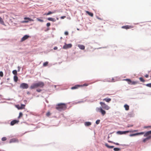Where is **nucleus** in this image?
<instances>
[{
  "mask_svg": "<svg viewBox=\"0 0 151 151\" xmlns=\"http://www.w3.org/2000/svg\"><path fill=\"white\" fill-rule=\"evenodd\" d=\"M6 139H7V138H6V137H3L2 138H1V140L2 141H6Z\"/></svg>",
  "mask_w": 151,
  "mask_h": 151,
  "instance_id": "obj_37",
  "label": "nucleus"
},
{
  "mask_svg": "<svg viewBox=\"0 0 151 151\" xmlns=\"http://www.w3.org/2000/svg\"><path fill=\"white\" fill-rule=\"evenodd\" d=\"M57 49H58V47H55L54 48V50H56Z\"/></svg>",
  "mask_w": 151,
  "mask_h": 151,
  "instance_id": "obj_51",
  "label": "nucleus"
},
{
  "mask_svg": "<svg viewBox=\"0 0 151 151\" xmlns=\"http://www.w3.org/2000/svg\"><path fill=\"white\" fill-rule=\"evenodd\" d=\"M72 47V45L71 44H66L65 43V45L63 46V48L66 49L71 48Z\"/></svg>",
  "mask_w": 151,
  "mask_h": 151,
  "instance_id": "obj_9",
  "label": "nucleus"
},
{
  "mask_svg": "<svg viewBox=\"0 0 151 151\" xmlns=\"http://www.w3.org/2000/svg\"><path fill=\"white\" fill-rule=\"evenodd\" d=\"M73 86L70 89L72 90H74L80 87H82L84 86Z\"/></svg>",
  "mask_w": 151,
  "mask_h": 151,
  "instance_id": "obj_12",
  "label": "nucleus"
},
{
  "mask_svg": "<svg viewBox=\"0 0 151 151\" xmlns=\"http://www.w3.org/2000/svg\"><path fill=\"white\" fill-rule=\"evenodd\" d=\"M29 87V86H20L19 88L22 89H25Z\"/></svg>",
  "mask_w": 151,
  "mask_h": 151,
  "instance_id": "obj_18",
  "label": "nucleus"
},
{
  "mask_svg": "<svg viewBox=\"0 0 151 151\" xmlns=\"http://www.w3.org/2000/svg\"><path fill=\"white\" fill-rule=\"evenodd\" d=\"M129 132L133 133L134 132H137L138 130H133L131 129V130H129Z\"/></svg>",
  "mask_w": 151,
  "mask_h": 151,
  "instance_id": "obj_31",
  "label": "nucleus"
},
{
  "mask_svg": "<svg viewBox=\"0 0 151 151\" xmlns=\"http://www.w3.org/2000/svg\"><path fill=\"white\" fill-rule=\"evenodd\" d=\"M46 101L47 103H48V102L47 100H46Z\"/></svg>",
  "mask_w": 151,
  "mask_h": 151,
  "instance_id": "obj_62",
  "label": "nucleus"
},
{
  "mask_svg": "<svg viewBox=\"0 0 151 151\" xmlns=\"http://www.w3.org/2000/svg\"><path fill=\"white\" fill-rule=\"evenodd\" d=\"M129 116L130 117H133L134 114L133 111L129 112L128 113Z\"/></svg>",
  "mask_w": 151,
  "mask_h": 151,
  "instance_id": "obj_26",
  "label": "nucleus"
},
{
  "mask_svg": "<svg viewBox=\"0 0 151 151\" xmlns=\"http://www.w3.org/2000/svg\"><path fill=\"white\" fill-rule=\"evenodd\" d=\"M0 76L1 77H2L3 76V73L2 71L0 72Z\"/></svg>",
  "mask_w": 151,
  "mask_h": 151,
  "instance_id": "obj_40",
  "label": "nucleus"
},
{
  "mask_svg": "<svg viewBox=\"0 0 151 151\" xmlns=\"http://www.w3.org/2000/svg\"><path fill=\"white\" fill-rule=\"evenodd\" d=\"M46 25L47 27H49L50 25V23H47L46 24Z\"/></svg>",
  "mask_w": 151,
  "mask_h": 151,
  "instance_id": "obj_44",
  "label": "nucleus"
},
{
  "mask_svg": "<svg viewBox=\"0 0 151 151\" xmlns=\"http://www.w3.org/2000/svg\"><path fill=\"white\" fill-rule=\"evenodd\" d=\"M14 81L15 82H17L18 81V78L16 76H14Z\"/></svg>",
  "mask_w": 151,
  "mask_h": 151,
  "instance_id": "obj_32",
  "label": "nucleus"
},
{
  "mask_svg": "<svg viewBox=\"0 0 151 151\" xmlns=\"http://www.w3.org/2000/svg\"><path fill=\"white\" fill-rule=\"evenodd\" d=\"M103 100L105 101H106L107 102H109L111 101V98L107 97L104 99Z\"/></svg>",
  "mask_w": 151,
  "mask_h": 151,
  "instance_id": "obj_22",
  "label": "nucleus"
},
{
  "mask_svg": "<svg viewBox=\"0 0 151 151\" xmlns=\"http://www.w3.org/2000/svg\"><path fill=\"white\" fill-rule=\"evenodd\" d=\"M21 85H27V84H26L23 83H22V84H21Z\"/></svg>",
  "mask_w": 151,
  "mask_h": 151,
  "instance_id": "obj_56",
  "label": "nucleus"
},
{
  "mask_svg": "<svg viewBox=\"0 0 151 151\" xmlns=\"http://www.w3.org/2000/svg\"><path fill=\"white\" fill-rule=\"evenodd\" d=\"M19 115L21 116H22L23 115V114H22V113L21 112H20L19 113Z\"/></svg>",
  "mask_w": 151,
  "mask_h": 151,
  "instance_id": "obj_46",
  "label": "nucleus"
},
{
  "mask_svg": "<svg viewBox=\"0 0 151 151\" xmlns=\"http://www.w3.org/2000/svg\"><path fill=\"white\" fill-rule=\"evenodd\" d=\"M128 132H129V130L124 131H118L116 132V133L118 134L122 135L124 134H125Z\"/></svg>",
  "mask_w": 151,
  "mask_h": 151,
  "instance_id": "obj_7",
  "label": "nucleus"
},
{
  "mask_svg": "<svg viewBox=\"0 0 151 151\" xmlns=\"http://www.w3.org/2000/svg\"><path fill=\"white\" fill-rule=\"evenodd\" d=\"M144 132L145 133L144 134V137L148 136H149V135L151 134V130L149 131L146 132Z\"/></svg>",
  "mask_w": 151,
  "mask_h": 151,
  "instance_id": "obj_14",
  "label": "nucleus"
},
{
  "mask_svg": "<svg viewBox=\"0 0 151 151\" xmlns=\"http://www.w3.org/2000/svg\"><path fill=\"white\" fill-rule=\"evenodd\" d=\"M13 73L16 76L17 74V71L16 70H14L13 71H12Z\"/></svg>",
  "mask_w": 151,
  "mask_h": 151,
  "instance_id": "obj_34",
  "label": "nucleus"
},
{
  "mask_svg": "<svg viewBox=\"0 0 151 151\" xmlns=\"http://www.w3.org/2000/svg\"><path fill=\"white\" fill-rule=\"evenodd\" d=\"M6 100H11V99H6Z\"/></svg>",
  "mask_w": 151,
  "mask_h": 151,
  "instance_id": "obj_57",
  "label": "nucleus"
},
{
  "mask_svg": "<svg viewBox=\"0 0 151 151\" xmlns=\"http://www.w3.org/2000/svg\"><path fill=\"white\" fill-rule=\"evenodd\" d=\"M36 85H44V83H40L36 84Z\"/></svg>",
  "mask_w": 151,
  "mask_h": 151,
  "instance_id": "obj_43",
  "label": "nucleus"
},
{
  "mask_svg": "<svg viewBox=\"0 0 151 151\" xmlns=\"http://www.w3.org/2000/svg\"><path fill=\"white\" fill-rule=\"evenodd\" d=\"M64 34L66 35H68V32L65 31L64 33Z\"/></svg>",
  "mask_w": 151,
  "mask_h": 151,
  "instance_id": "obj_45",
  "label": "nucleus"
},
{
  "mask_svg": "<svg viewBox=\"0 0 151 151\" xmlns=\"http://www.w3.org/2000/svg\"><path fill=\"white\" fill-rule=\"evenodd\" d=\"M148 127H148V128L149 127H151V126H148Z\"/></svg>",
  "mask_w": 151,
  "mask_h": 151,
  "instance_id": "obj_63",
  "label": "nucleus"
},
{
  "mask_svg": "<svg viewBox=\"0 0 151 151\" xmlns=\"http://www.w3.org/2000/svg\"><path fill=\"white\" fill-rule=\"evenodd\" d=\"M55 12V11H54V12H52L51 11H49L48 13H47L45 14L46 15H50V14L54 13Z\"/></svg>",
  "mask_w": 151,
  "mask_h": 151,
  "instance_id": "obj_28",
  "label": "nucleus"
},
{
  "mask_svg": "<svg viewBox=\"0 0 151 151\" xmlns=\"http://www.w3.org/2000/svg\"><path fill=\"white\" fill-rule=\"evenodd\" d=\"M47 20L49 21H52V22H55L56 21V20L54 18H52L49 17L47 18Z\"/></svg>",
  "mask_w": 151,
  "mask_h": 151,
  "instance_id": "obj_25",
  "label": "nucleus"
},
{
  "mask_svg": "<svg viewBox=\"0 0 151 151\" xmlns=\"http://www.w3.org/2000/svg\"><path fill=\"white\" fill-rule=\"evenodd\" d=\"M145 133L144 132H137L136 133H134L133 134H130L129 135V136L130 137H133L136 136H139V135H142L143 134Z\"/></svg>",
  "mask_w": 151,
  "mask_h": 151,
  "instance_id": "obj_5",
  "label": "nucleus"
},
{
  "mask_svg": "<svg viewBox=\"0 0 151 151\" xmlns=\"http://www.w3.org/2000/svg\"><path fill=\"white\" fill-rule=\"evenodd\" d=\"M18 109H21L20 106L19 104H17L15 106Z\"/></svg>",
  "mask_w": 151,
  "mask_h": 151,
  "instance_id": "obj_35",
  "label": "nucleus"
},
{
  "mask_svg": "<svg viewBox=\"0 0 151 151\" xmlns=\"http://www.w3.org/2000/svg\"><path fill=\"white\" fill-rule=\"evenodd\" d=\"M19 122L18 120L14 119L10 123V124L11 126H13L14 124H17Z\"/></svg>",
  "mask_w": 151,
  "mask_h": 151,
  "instance_id": "obj_11",
  "label": "nucleus"
},
{
  "mask_svg": "<svg viewBox=\"0 0 151 151\" xmlns=\"http://www.w3.org/2000/svg\"><path fill=\"white\" fill-rule=\"evenodd\" d=\"M133 27V26L131 25H125L123 26L122 27V28L125 29H131Z\"/></svg>",
  "mask_w": 151,
  "mask_h": 151,
  "instance_id": "obj_13",
  "label": "nucleus"
},
{
  "mask_svg": "<svg viewBox=\"0 0 151 151\" xmlns=\"http://www.w3.org/2000/svg\"><path fill=\"white\" fill-rule=\"evenodd\" d=\"M48 62L47 61L44 63L43 64V66L45 67V66H47V65L48 64Z\"/></svg>",
  "mask_w": 151,
  "mask_h": 151,
  "instance_id": "obj_33",
  "label": "nucleus"
},
{
  "mask_svg": "<svg viewBox=\"0 0 151 151\" xmlns=\"http://www.w3.org/2000/svg\"><path fill=\"white\" fill-rule=\"evenodd\" d=\"M29 37V36L27 35H24L21 39V41L23 42L25 40L27 39Z\"/></svg>",
  "mask_w": 151,
  "mask_h": 151,
  "instance_id": "obj_15",
  "label": "nucleus"
},
{
  "mask_svg": "<svg viewBox=\"0 0 151 151\" xmlns=\"http://www.w3.org/2000/svg\"><path fill=\"white\" fill-rule=\"evenodd\" d=\"M146 85H151V83L147 84Z\"/></svg>",
  "mask_w": 151,
  "mask_h": 151,
  "instance_id": "obj_59",
  "label": "nucleus"
},
{
  "mask_svg": "<svg viewBox=\"0 0 151 151\" xmlns=\"http://www.w3.org/2000/svg\"><path fill=\"white\" fill-rule=\"evenodd\" d=\"M25 105L24 104H21L20 106L21 109H22L24 108Z\"/></svg>",
  "mask_w": 151,
  "mask_h": 151,
  "instance_id": "obj_29",
  "label": "nucleus"
},
{
  "mask_svg": "<svg viewBox=\"0 0 151 151\" xmlns=\"http://www.w3.org/2000/svg\"><path fill=\"white\" fill-rule=\"evenodd\" d=\"M105 146L109 149H112L114 147V146H110L107 143L105 144Z\"/></svg>",
  "mask_w": 151,
  "mask_h": 151,
  "instance_id": "obj_19",
  "label": "nucleus"
},
{
  "mask_svg": "<svg viewBox=\"0 0 151 151\" xmlns=\"http://www.w3.org/2000/svg\"><path fill=\"white\" fill-rule=\"evenodd\" d=\"M27 94L28 95H29L30 94V93L28 91L27 92Z\"/></svg>",
  "mask_w": 151,
  "mask_h": 151,
  "instance_id": "obj_54",
  "label": "nucleus"
},
{
  "mask_svg": "<svg viewBox=\"0 0 151 151\" xmlns=\"http://www.w3.org/2000/svg\"><path fill=\"white\" fill-rule=\"evenodd\" d=\"M83 85H88L87 84H84Z\"/></svg>",
  "mask_w": 151,
  "mask_h": 151,
  "instance_id": "obj_64",
  "label": "nucleus"
},
{
  "mask_svg": "<svg viewBox=\"0 0 151 151\" xmlns=\"http://www.w3.org/2000/svg\"><path fill=\"white\" fill-rule=\"evenodd\" d=\"M108 142H109V143H114V142L113 141H110V140H108Z\"/></svg>",
  "mask_w": 151,
  "mask_h": 151,
  "instance_id": "obj_50",
  "label": "nucleus"
},
{
  "mask_svg": "<svg viewBox=\"0 0 151 151\" xmlns=\"http://www.w3.org/2000/svg\"><path fill=\"white\" fill-rule=\"evenodd\" d=\"M139 79L140 80V81H141V82H144L145 81V80L144 79L142 78V77H140L139 78Z\"/></svg>",
  "mask_w": 151,
  "mask_h": 151,
  "instance_id": "obj_39",
  "label": "nucleus"
},
{
  "mask_svg": "<svg viewBox=\"0 0 151 151\" xmlns=\"http://www.w3.org/2000/svg\"><path fill=\"white\" fill-rule=\"evenodd\" d=\"M21 116H20L19 115V116L18 117V118H20V117H21Z\"/></svg>",
  "mask_w": 151,
  "mask_h": 151,
  "instance_id": "obj_61",
  "label": "nucleus"
},
{
  "mask_svg": "<svg viewBox=\"0 0 151 151\" xmlns=\"http://www.w3.org/2000/svg\"><path fill=\"white\" fill-rule=\"evenodd\" d=\"M114 144H115L117 145H121L122 146L124 147L126 146V145L124 144H120L119 143L117 142H114Z\"/></svg>",
  "mask_w": 151,
  "mask_h": 151,
  "instance_id": "obj_24",
  "label": "nucleus"
},
{
  "mask_svg": "<svg viewBox=\"0 0 151 151\" xmlns=\"http://www.w3.org/2000/svg\"><path fill=\"white\" fill-rule=\"evenodd\" d=\"M66 17L65 16H62L60 17V18L62 19H64Z\"/></svg>",
  "mask_w": 151,
  "mask_h": 151,
  "instance_id": "obj_47",
  "label": "nucleus"
},
{
  "mask_svg": "<svg viewBox=\"0 0 151 151\" xmlns=\"http://www.w3.org/2000/svg\"><path fill=\"white\" fill-rule=\"evenodd\" d=\"M96 111L97 112L100 113L103 116H104L106 114V111L102 108V107H96Z\"/></svg>",
  "mask_w": 151,
  "mask_h": 151,
  "instance_id": "obj_3",
  "label": "nucleus"
},
{
  "mask_svg": "<svg viewBox=\"0 0 151 151\" xmlns=\"http://www.w3.org/2000/svg\"><path fill=\"white\" fill-rule=\"evenodd\" d=\"M37 21L41 22H44V21L43 20L40 19L39 18H37Z\"/></svg>",
  "mask_w": 151,
  "mask_h": 151,
  "instance_id": "obj_38",
  "label": "nucleus"
},
{
  "mask_svg": "<svg viewBox=\"0 0 151 151\" xmlns=\"http://www.w3.org/2000/svg\"><path fill=\"white\" fill-rule=\"evenodd\" d=\"M78 47L81 50H84L85 48L84 46L82 45H78Z\"/></svg>",
  "mask_w": 151,
  "mask_h": 151,
  "instance_id": "obj_20",
  "label": "nucleus"
},
{
  "mask_svg": "<svg viewBox=\"0 0 151 151\" xmlns=\"http://www.w3.org/2000/svg\"><path fill=\"white\" fill-rule=\"evenodd\" d=\"M151 138V136H147V137L146 138L143 139L142 140V142H145L147 140H149V139H150Z\"/></svg>",
  "mask_w": 151,
  "mask_h": 151,
  "instance_id": "obj_16",
  "label": "nucleus"
},
{
  "mask_svg": "<svg viewBox=\"0 0 151 151\" xmlns=\"http://www.w3.org/2000/svg\"><path fill=\"white\" fill-rule=\"evenodd\" d=\"M113 150L114 151H119L121 150V149L118 147H114V148Z\"/></svg>",
  "mask_w": 151,
  "mask_h": 151,
  "instance_id": "obj_27",
  "label": "nucleus"
},
{
  "mask_svg": "<svg viewBox=\"0 0 151 151\" xmlns=\"http://www.w3.org/2000/svg\"><path fill=\"white\" fill-rule=\"evenodd\" d=\"M147 86L151 88V86Z\"/></svg>",
  "mask_w": 151,
  "mask_h": 151,
  "instance_id": "obj_60",
  "label": "nucleus"
},
{
  "mask_svg": "<svg viewBox=\"0 0 151 151\" xmlns=\"http://www.w3.org/2000/svg\"><path fill=\"white\" fill-rule=\"evenodd\" d=\"M83 102V101H80L78 102V103H80L81 102Z\"/></svg>",
  "mask_w": 151,
  "mask_h": 151,
  "instance_id": "obj_55",
  "label": "nucleus"
},
{
  "mask_svg": "<svg viewBox=\"0 0 151 151\" xmlns=\"http://www.w3.org/2000/svg\"><path fill=\"white\" fill-rule=\"evenodd\" d=\"M124 107L126 111H128L129 109V106L128 104H126L124 105Z\"/></svg>",
  "mask_w": 151,
  "mask_h": 151,
  "instance_id": "obj_21",
  "label": "nucleus"
},
{
  "mask_svg": "<svg viewBox=\"0 0 151 151\" xmlns=\"http://www.w3.org/2000/svg\"><path fill=\"white\" fill-rule=\"evenodd\" d=\"M19 141L18 139L16 138H12L9 141V143H10L14 142H19Z\"/></svg>",
  "mask_w": 151,
  "mask_h": 151,
  "instance_id": "obj_10",
  "label": "nucleus"
},
{
  "mask_svg": "<svg viewBox=\"0 0 151 151\" xmlns=\"http://www.w3.org/2000/svg\"><path fill=\"white\" fill-rule=\"evenodd\" d=\"M20 68H21L20 67H19V66H18V72H19V71H20Z\"/></svg>",
  "mask_w": 151,
  "mask_h": 151,
  "instance_id": "obj_48",
  "label": "nucleus"
},
{
  "mask_svg": "<svg viewBox=\"0 0 151 151\" xmlns=\"http://www.w3.org/2000/svg\"><path fill=\"white\" fill-rule=\"evenodd\" d=\"M55 108L59 111H64L67 108L66 105L65 103H59L56 105Z\"/></svg>",
  "mask_w": 151,
  "mask_h": 151,
  "instance_id": "obj_1",
  "label": "nucleus"
},
{
  "mask_svg": "<svg viewBox=\"0 0 151 151\" xmlns=\"http://www.w3.org/2000/svg\"><path fill=\"white\" fill-rule=\"evenodd\" d=\"M100 119H97L96 121V124H98L100 122Z\"/></svg>",
  "mask_w": 151,
  "mask_h": 151,
  "instance_id": "obj_36",
  "label": "nucleus"
},
{
  "mask_svg": "<svg viewBox=\"0 0 151 151\" xmlns=\"http://www.w3.org/2000/svg\"><path fill=\"white\" fill-rule=\"evenodd\" d=\"M148 126H144L143 128L145 129H146V128H148Z\"/></svg>",
  "mask_w": 151,
  "mask_h": 151,
  "instance_id": "obj_49",
  "label": "nucleus"
},
{
  "mask_svg": "<svg viewBox=\"0 0 151 151\" xmlns=\"http://www.w3.org/2000/svg\"><path fill=\"white\" fill-rule=\"evenodd\" d=\"M24 19L26 20L23 21H22L21 22L23 23H27L29 21H33L34 20L31 18H29V17H25L24 18Z\"/></svg>",
  "mask_w": 151,
  "mask_h": 151,
  "instance_id": "obj_8",
  "label": "nucleus"
},
{
  "mask_svg": "<svg viewBox=\"0 0 151 151\" xmlns=\"http://www.w3.org/2000/svg\"><path fill=\"white\" fill-rule=\"evenodd\" d=\"M50 115V112L49 111H48V112L47 113H46V115L47 116H49Z\"/></svg>",
  "mask_w": 151,
  "mask_h": 151,
  "instance_id": "obj_42",
  "label": "nucleus"
},
{
  "mask_svg": "<svg viewBox=\"0 0 151 151\" xmlns=\"http://www.w3.org/2000/svg\"><path fill=\"white\" fill-rule=\"evenodd\" d=\"M91 124V123L90 122H84V125L86 127H88Z\"/></svg>",
  "mask_w": 151,
  "mask_h": 151,
  "instance_id": "obj_17",
  "label": "nucleus"
},
{
  "mask_svg": "<svg viewBox=\"0 0 151 151\" xmlns=\"http://www.w3.org/2000/svg\"><path fill=\"white\" fill-rule=\"evenodd\" d=\"M44 86H31V89L36 88V91L38 92H40L42 90Z\"/></svg>",
  "mask_w": 151,
  "mask_h": 151,
  "instance_id": "obj_2",
  "label": "nucleus"
},
{
  "mask_svg": "<svg viewBox=\"0 0 151 151\" xmlns=\"http://www.w3.org/2000/svg\"><path fill=\"white\" fill-rule=\"evenodd\" d=\"M148 76H149V75H148V74H146V75L145 76V77H146V78H148Z\"/></svg>",
  "mask_w": 151,
  "mask_h": 151,
  "instance_id": "obj_52",
  "label": "nucleus"
},
{
  "mask_svg": "<svg viewBox=\"0 0 151 151\" xmlns=\"http://www.w3.org/2000/svg\"><path fill=\"white\" fill-rule=\"evenodd\" d=\"M86 12L88 15L91 17H93V13L90 12L88 11H86Z\"/></svg>",
  "mask_w": 151,
  "mask_h": 151,
  "instance_id": "obj_23",
  "label": "nucleus"
},
{
  "mask_svg": "<svg viewBox=\"0 0 151 151\" xmlns=\"http://www.w3.org/2000/svg\"><path fill=\"white\" fill-rule=\"evenodd\" d=\"M133 124H128V125L127 126V127L129 128L132 127L133 126Z\"/></svg>",
  "mask_w": 151,
  "mask_h": 151,
  "instance_id": "obj_41",
  "label": "nucleus"
},
{
  "mask_svg": "<svg viewBox=\"0 0 151 151\" xmlns=\"http://www.w3.org/2000/svg\"><path fill=\"white\" fill-rule=\"evenodd\" d=\"M124 80L127 81L128 83L129 84H137V82L136 81H132L130 79H124Z\"/></svg>",
  "mask_w": 151,
  "mask_h": 151,
  "instance_id": "obj_6",
  "label": "nucleus"
},
{
  "mask_svg": "<svg viewBox=\"0 0 151 151\" xmlns=\"http://www.w3.org/2000/svg\"><path fill=\"white\" fill-rule=\"evenodd\" d=\"M0 23L3 25L4 24V22L1 17H0Z\"/></svg>",
  "mask_w": 151,
  "mask_h": 151,
  "instance_id": "obj_30",
  "label": "nucleus"
},
{
  "mask_svg": "<svg viewBox=\"0 0 151 151\" xmlns=\"http://www.w3.org/2000/svg\"><path fill=\"white\" fill-rule=\"evenodd\" d=\"M101 105V106L100 107H102V109L108 110H109L110 107L108 106L104 102H100L99 103Z\"/></svg>",
  "mask_w": 151,
  "mask_h": 151,
  "instance_id": "obj_4",
  "label": "nucleus"
},
{
  "mask_svg": "<svg viewBox=\"0 0 151 151\" xmlns=\"http://www.w3.org/2000/svg\"><path fill=\"white\" fill-rule=\"evenodd\" d=\"M24 103H25L26 104L27 102V100H24Z\"/></svg>",
  "mask_w": 151,
  "mask_h": 151,
  "instance_id": "obj_53",
  "label": "nucleus"
},
{
  "mask_svg": "<svg viewBox=\"0 0 151 151\" xmlns=\"http://www.w3.org/2000/svg\"><path fill=\"white\" fill-rule=\"evenodd\" d=\"M54 86L55 88L57 86Z\"/></svg>",
  "mask_w": 151,
  "mask_h": 151,
  "instance_id": "obj_58",
  "label": "nucleus"
}]
</instances>
